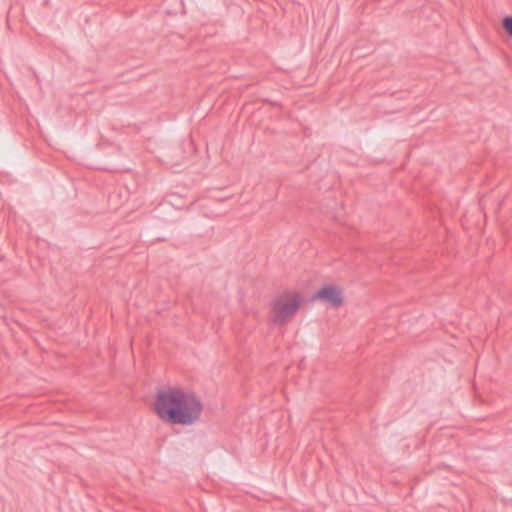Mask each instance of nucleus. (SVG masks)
Returning <instances> with one entry per match:
<instances>
[{"label":"nucleus","mask_w":512,"mask_h":512,"mask_svg":"<svg viewBox=\"0 0 512 512\" xmlns=\"http://www.w3.org/2000/svg\"><path fill=\"white\" fill-rule=\"evenodd\" d=\"M203 411L201 400L181 388L169 387L156 394L154 412L163 422L173 425H192Z\"/></svg>","instance_id":"f257e3e1"},{"label":"nucleus","mask_w":512,"mask_h":512,"mask_svg":"<svg viewBox=\"0 0 512 512\" xmlns=\"http://www.w3.org/2000/svg\"><path fill=\"white\" fill-rule=\"evenodd\" d=\"M502 26L507 34L512 37V16H506L502 20Z\"/></svg>","instance_id":"20e7f679"},{"label":"nucleus","mask_w":512,"mask_h":512,"mask_svg":"<svg viewBox=\"0 0 512 512\" xmlns=\"http://www.w3.org/2000/svg\"><path fill=\"white\" fill-rule=\"evenodd\" d=\"M301 306V298L297 293L286 292L279 295L272 305V321L283 325L290 321Z\"/></svg>","instance_id":"f03ea898"},{"label":"nucleus","mask_w":512,"mask_h":512,"mask_svg":"<svg viewBox=\"0 0 512 512\" xmlns=\"http://www.w3.org/2000/svg\"><path fill=\"white\" fill-rule=\"evenodd\" d=\"M312 300H321L334 308H339L343 304V292L334 285H327L313 294Z\"/></svg>","instance_id":"7ed1b4c3"}]
</instances>
